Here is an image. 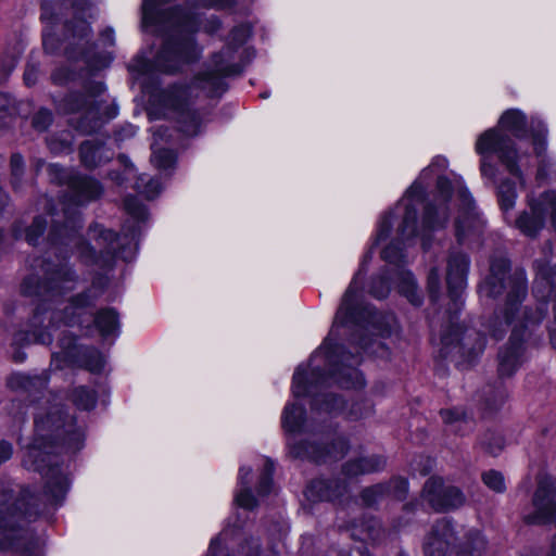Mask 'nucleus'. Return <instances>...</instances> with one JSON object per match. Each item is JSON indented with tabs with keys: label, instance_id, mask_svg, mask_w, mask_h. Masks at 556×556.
Returning <instances> with one entry per match:
<instances>
[{
	"label": "nucleus",
	"instance_id": "31",
	"mask_svg": "<svg viewBox=\"0 0 556 556\" xmlns=\"http://www.w3.org/2000/svg\"><path fill=\"white\" fill-rule=\"evenodd\" d=\"M73 402L79 409H92L97 402L96 392L85 387L77 388L73 392Z\"/></svg>",
	"mask_w": 556,
	"mask_h": 556
},
{
	"label": "nucleus",
	"instance_id": "34",
	"mask_svg": "<svg viewBox=\"0 0 556 556\" xmlns=\"http://www.w3.org/2000/svg\"><path fill=\"white\" fill-rule=\"evenodd\" d=\"M482 480L484 484L495 491V492H504L506 490L504 476L496 470H489L482 475Z\"/></svg>",
	"mask_w": 556,
	"mask_h": 556
},
{
	"label": "nucleus",
	"instance_id": "13",
	"mask_svg": "<svg viewBox=\"0 0 556 556\" xmlns=\"http://www.w3.org/2000/svg\"><path fill=\"white\" fill-rule=\"evenodd\" d=\"M422 498L434 510H446L463 505L465 498L462 492L452 485H445L439 477H431L425 483Z\"/></svg>",
	"mask_w": 556,
	"mask_h": 556
},
{
	"label": "nucleus",
	"instance_id": "51",
	"mask_svg": "<svg viewBox=\"0 0 556 556\" xmlns=\"http://www.w3.org/2000/svg\"><path fill=\"white\" fill-rule=\"evenodd\" d=\"M548 556H556V539L553 542L552 551H549Z\"/></svg>",
	"mask_w": 556,
	"mask_h": 556
},
{
	"label": "nucleus",
	"instance_id": "28",
	"mask_svg": "<svg viewBox=\"0 0 556 556\" xmlns=\"http://www.w3.org/2000/svg\"><path fill=\"white\" fill-rule=\"evenodd\" d=\"M486 546L483 535L479 531L469 533L468 541L462 545L455 556H481Z\"/></svg>",
	"mask_w": 556,
	"mask_h": 556
},
{
	"label": "nucleus",
	"instance_id": "54",
	"mask_svg": "<svg viewBox=\"0 0 556 556\" xmlns=\"http://www.w3.org/2000/svg\"><path fill=\"white\" fill-rule=\"evenodd\" d=\"M2 197H3V192L0 190V198H2Z\"/></svg>",
	"mask_w": 556,
	"mask_h": 556
},
{
	"label": "nucleus",
	"instance_id": "3",
	"mask_svg": "<svg viewBox=\"0 0 556 556\" xmlns=\"http://www.w3.org/2000/svg\"><path fill=\"white\" fill-rule=\"evenodd\" d=\"M66 256L58 257L56 263L45 262V281L38 283L34 277L24 280L22 289L28 295H43L45 303L33 317L31 341L50 344L54 333H59L61 350L53 352L52 365L56 368L79 365L91 372H100L105 365L104 355L96 349H83L75 344L74 339L65 337L62 328L81 326L89 320L86 309L96 298L91 291L63 299L73 291L78 279L66 262Z\"/></svg>",
	"mask_w": 556,
	"mask_h": 556
},
{
	"label": "nucleus",
	"instance_id": "43",
	"mask_svg": "<svg viewBox=\"0 0 556 556\" xmlns=\"http://www.w3.org/2000/svg\"><path fill=\"white\" fill-rule=\"evenodd\" d=\"M56 39L54 38V35L49 30L47 27L43 29L42 33V43L43 48L47 52L53 53L56 49Z\"/></svg>",
	"mask_w": 556,
	"mask_h": 556
},
{
	"label": "nucleus",
	"instance_id": "19",
	"mask_svg": "<svg viewBox=\"0 0 556 556\" xmlns=\"http://www.w3.org/2000/svg\"><path fill=\"white\" fill-rule=\"evenodd\" d=\"M73 7L76 10V15L88 14L89 17H92L93 15L92 13L94 10L91 3H89L87 0H73ZM66 27L67 30L72 34L73 39L77 38L79 41L87 39V37L90 35L89 24L80 16H75V20L71 22Z\"/></svg>",
	"mask_w": 556,
	"mask_h": 556
},
{
	"label": "nucleus",
	"instance_id": "53",
	"mask_svg": "<svg viewBox=\"0 0 556 556\" xmlns=\"http://www.w3.org/2000/svg\"><path fill=\"white\" fill-rule=\"evenodd\" d=\"M556 539V534L553 536L552 542ZM553 546V543H551V547Z\"/></svg>",
	"mask_w": 556,
	"mask_h": 556
},
{
	"label": "nucleus",
	"instance_id": "25",
	"mask_svg": "<svg viewBox=\"0 0 556 556\" xmlns=\"http://www.w3.org/2000/svg\"><path fill=\"white\" fill-rule=\"evenodd\" d=\"M48 383L47 374L42 372L41 375L29 376L25 374H14L9 379V386L12 389L18 390L22 389L28 393L34 391H39L46 388Z\"/></svg>",
	"mask_w": 556,
	"mask_h": 556
},
{
	"label": "nucleus",
	"instance_id": "22",
	"mask_svg": "<svg viewBox=\"0 0 556 556\" xmlns=\"http://www.w3.org/2000/svg\"><path fill=\"white\" fill-rule=\"evenodd\" d=\"M251 468L242 466L239 469L238 485L239 489L235 493V504L243 509L252 510L257 505V500L252 495L250 489Z\"/></svg>",
	"mask_w": 556,
	"mask_h": 556
},
{
	"label": "nucleus",
	"instance_id": "41",
	"mask_svg": "<svg viewBox=\"0 0 556 556\" xmlns=\"http://www.w3.org/2000/svg\"><path fill=\"white\" fill-rule=\"evenodd\" d=\"M119 163L124 166V177L113 176L112 179L116 180L118 184H122L124 180L135 177V169L126 156H121Z\"/></svg>",
	"mask_w": 556,
	"mask_h": 556
},
{
	"label": "nucleus",
	"instance_id": "44",
	"mask_svg": "<svg viewBox=\"0 0 556 556\" xmlns=\"http://www.w3.org/2000/svg\"><path fill=\"white\" fill-rule=\"evenodd\" d=\"M12 454H13L12 444L5 440L0 441V466L10 459Z\"/></svg>",
	"mask_w": 556,
	"mask_h": 556
},
{
	"label": "nucleus",
	"instance_id": "24",
	"mask_svg": "<svg viewBox=\"0 0 556 556\" xmlns=\"http://www.w3.org/2000/svg\"><path fill=\"white\" fill-rule=\"evenodd\" d=\"M93 324L99 333L103 338L114 337L119 334V320L117 313L112 308H105L98 312L93 318Z\"/></svg>",
	"mask_w": 556,
	"mask_h": 556
},
{
	"label": "nucleus",
	"instance_id": "36",
	"mask_svg": "<svg viewBox=\"0 0 556 556\" xmlns=\"http://www.w3.org/2000/svg\"><path fill=\"white\" fill-rule=\"evenodd\" d=\"M427 288L430 298L435 301L441 289V276L437 266L431 267L429 270Z\"/></svg>",
	"mask_w": 556,
	"mask_h": 556
},
{
	"label": "nucleus",
	"instance_id": "12",
	"mask_svg": "<svg viewBox=\"0 0 556 556\" xmlns=\"http://www.w3.org/2000/svg\"><path fill=\"white\" fill-rule=\"evenodd\" d=\"M556 518V479L542 476L534 492L531 510L523 520L530 525H547Z\"/></svg>",
	"mask_w": 556,
	"mask_h": 556
},
{
	"label": "nucleus",
	"instance_id": "52",
	"mask_svg": "<svg viewBox=\"0 0 556 556\" xmlns=\"http://www.w3.org/2000/svg\"><path fill=\"white\" fill-rule=\"evenodd\" d=\"M130 135H134L136 132V129L132 126H129Z\"/></svg>",
	"mask_w": 556,
	"mask_h": 556
},
{
	"label": "nucleus",
	"instance_id": "40",
	"mask_svg": "<svg viewBox=\"0 0 556 556\" xmlns=\"http://www.w3.org/2000/svg\"><path fill=\"white\" fill-rule=\"evenodd\" d=\"M237 0H195L197 4L203 8L229 9Z\"/></svg>",
	"mask_w": 556,
	"mask_h": 556
},
{
	"label": "nucleus",
	"instance_id": "29",
	"mask_svg": "<svg viewBox=\"0 0 556 556\" xmlns=\"http://www.w3.org/2000/svg\"><path fill=\"white\" fill-rule=\"evenodd\" d=\"M541 285H544V287L548 291V295H552L554 302V320L549 327V338L551 343L556 349V289L552 288L548 279L540 274V276H538V278L535 279L534 285V294L538 299H543L545 296L543 293H541Z\"/></svg>",
	"mask_w": 556,
	"mask_h": 556
},
{
	"label": "nucleus",
	"instance_id": "15",
	"mask_svg": "<svg viewBox=\"0 0 556 556\" xmlns=\"http://www.w3.org/2000/svg\"><path fill=\"white\" fill-rule=\"evenodd\" d=\"M455 543L454 528L450 520L443 518L435 522L425 539L426 556H445Z\"/></svg>",
	"mask_w": 556,
	"mask_h": 556
},
{
	"label": "nucleus",
	"instance_id": "18",
	"mask_svg": "<svg viewBox=\"0 0 556 556\" xmlns=\"http://www.w3.org/2000/svg\"><path fill=\"white\" fill-rule=\"evenodd\" d=\"M408 491V482L405 479L396 478L392 480L388 485H374L371 488H367L362 493L363 502L370 506L375 504L379 497L384 494H391L397 500H404L406 493Z\"/></svg>",
	"mask_w": 556,
	"mask_h": 556
},
{
	"label": "nucleus",
	"instance_id": "33",
	"mask_svg": "<svg viewBox=\"0 0 556 556\" xmlns=\"http://www.w3.org/2000/svg\"><path fill=\"white\" fill-rule=\"evenodd\" d=\"M228 556H265L261 554V546L257 540L250 539L243 540L238 548L233 551ZM266 556H277L276 554H270Z\"/></svg>",
	"mask_w": 556,
	"mask_h": 556
},
{
	"label": "nucleus",
	"instance_id": "8",
	"mask_svg": "<svg viewBox=\"0 0 556 556\" xmlns=\"http://www.w3.org/2000/svg\"><path fill=\"white\" fill-rule=\"evenodd\" d=\"M166 2L167 0H143L142 27L151 33H166L154 65L163 73H175L201 55L202 49L194 41L193 34L200 28L213 34L220 23L215 15L202 23L198 12L163 9Z\"/></svg>",
	"mask_w": 556,
	"mask_h": 556
},
{
	"label": "nucleus",
	"instance_id": "23",
	"mask_svg": "<svg viewBox=\"0 0 556 556\" xmlns=\"http://www.w3.org/2000/svg\"><path fill=\"white\" fill-rule=\"evenodd\" d=\"M113 153L102 143L93 140L85 141L80 146V157L87 167H96L109 161Z\"/></svg>",
	"mask_w": 556,
	"mask_h": 556
},
{
	"label": "nucleus",
	"instance_id": "38",
	"mask_svg": "<svg viewBox=\"0 0 556 556\" xmlns=\"http://www.w3.org/2000/svg\"><path fill=\"white\" fill-rule=\"evenodd\" d=\"M52 123V114L48 110H40L36 113L33 119V125L36 129L46 130Z\"/></svg>",
	"mask_w": 556,
	"mask_h": 556
},
{
	"label": "nucleus",
	"instance_id": "4",
	"mask_svg": "<svg viewBox=\"0 0 556 556\" xmlns=\"http://www.w3.org/2000/svg\"><path fill=\"white\" fill-rule=\"evenodd\" d=\"M70 189V197L63 203L65 223L62 226L55 225L52 230L53 249L61 251V245L75 243L81 261L99 267L110 265L115 253L126 262L132 261L138 251V237L141 231L139 223L148 217L146 206L135 198L126 199L125 208L136 225H126L118 238L111 230L94 225L88 232L91 243H78L75 237L77 228L80 227L77 207L98 198L102 188L97 180L79 176L74 178Z\"/></svg>",
	"mask_w": 556,
	"mask_h": 556
},
{
	"label": "nucleus",
	"instance_id": "1",
	"mask_svg": "<svg viewBox=\"0 0 556 556\" xmlns=\"http://www.w3.org/2000/svg\"><path fill=\"white\" fill-rule=\"evenodd\" d=\"M425 199L426 191H405L394 206L380 215L370 247L342 298L328 336L308 363L295 369L291 387L293 400L286 404L281 414L292 457L315 462L343 457L348 447L343 438L337 439L331 447H321L317 441L323 444L328 441L337 417L357 420L372 413L370 402L362 400L348 407L330 388L332 382L346 389L365 384L363 375L354 367L358 357L340 352L337 340L341 329L366 353L379 357L388 355L387 349L371 337L387 339L397 334V321L392 314H378L358 299L357 292L375 248L382 247L381 257L390 266L397 291L410 304L419 306L421 292L413 273L404 267L407 248L418 239L426 248L429 233L446 225L452 210H457L455 230L459 242L470 241L483 232L485 220L469 191H434L432 200L425 203Z\"/></svg>",
	"mask_w": 556,
	"mask_h": 556
},
{
	"label": "nucleus",
	"instance_id": "35",
	"mask_svg": "<svg viewBox=\"0 0 556 556\" xmlns=\"http://www.w3.org/2000/svg\"><path fill=\"white\" fill-rule=\"evenodd\" d=\"M390 292V282L384 276L372 279L369 293L377 299H384Z\"/></svg>",
	"mask_w": 556,
	"mask_h": 556
},
{
	"label": "nucleus",
	"instance_id": "48",
	"mask_svg": "<svg viewBox=\"0 0 556 556\" xmlns=\"http://www.w3.org/2000/svg\"><path fill=\"white\" fill-rule=\"evenodd\" d=\"M42 21H52V3L43 2L42 12H41Z\"/></svg>",
	"mask_w": 556,
	"mask_h": 556
},
{
	"label": "nucleus",
	"instance_id": "17",
	"mask_svg": "<svg viewBox=\"0 0 556 556\" xmlns=\"http://www.w3.org/2000/svg\"><path fill=\"white\" fill-rule=\"evenodd\" d=\"M346 492V483L337 480L317 479L305 490V497L311 502L336 501Z\"/></svg>",
	"mask_w": 556,
	"mask_h": 556
},
{
	"label": "nucleus",
	"instance_id": "9",
	"mask_svg": "<svg viewBox=\"0 0 556 556\" xmlns=\"http://www.w3.org/2000/svg\"><path fill=\"white\" fill-rule=\"evenodd\" d=\"M10 500L11 496L0 481V549L15 546L23 548V556H34L38 553V544L25 538L22 526L39 516V500L29 491H23L13 503H9Z\"/></svg>",
	"mask_w": 556,
	"mask_h": 556
},
{
	"label": "nucleus",
	"instance_id": "14",
	"mask_svg": "<svg viewBox=\"0 0 556 556\" xmlns=\"http://www.w3.org/2000/svg\"><path fill=\"white\" fill-rule=\"evenodd\" d=\"M469 258L460 252H452L447 260L446 283L455 309L462 306V293L467 286Z\"/></svg>",
	"mask_w": 556,
	"mask_h": 556
},
{
	"label": "nucleus",
	"instance_id": "16",
	"mask_svg": "<svg viewBox=\"0 0 556 556\" xmlns=\"http://www.w3.org/2000/svg\"><path fill=\"white\" fill-rule=\"evenodd\" d=\"M455 543L454 528L450 520L443 518L435 522L425 539L426 556H445Z\"/></svg>",
	"mask_w": 556,
	"mask_h": 556
},
{
	"label": "nucleus",
	"instance_id": "39",
	"mask_svg": "<svg viewBox=\"0 0 556 556\" xmlns=\"http://www.w3.org/2000/svg\"><path fill=\"white\" fill-rule=\"evenodd\" d=\"M440 414L444 422L448 425H454L466 418L465 412L460 408L442 409Z\"/></svg>",
	"mask_w": 556,
	"mask_h": 556
},
{
	"label": "nucleus",
	"instance_id": "6",
	"mask_svg": "<svg viewBox=\"0 0 556 556\" xmlns=\"http://www.w3.org/2000/svg\"><path fill=\"white\" fill-rule=\"evenodd\" d=\"M31 442L25 446L23 465L46 479L45 496L51 505L61 504L70 489V480L58 462L55 452L64 448L75 453L83 448L84 430L65 415L58 396L42 397L35 410Z\"/></svg>",
	"mask_w": 556,
	"mask_h": 556
},
{
	"label": "nucleus",
	"instance_id": "26",
	"mask_svg": "<svg viewBox=\"0 0 556 556\" xmlns=\"http://www.w3.org/2000/svg\"><path fill=\"white\" fill-rule=\"evenodd\" d=\"M239 535V528L228 522L225 528L211 539L205 556H218L228 543Z\"/></svg>",
	"mask_w": 556,
	"mask_h": 556
},
{
	"label": "nucleus",
	"instance_id": "20",
	"mask_svg": "<svg viewBox=\"0 0 556 556\" xmlns=\"http://www.w3.org/2000/svg\"><path fill=\"white\" fill-rule=\"evenodd\" d=\"M166 130L161 128L153 131L152 142V163L161 170H167L174 167L176 163V155L172 150L163 149L161 147L162 141H166Z\"/></svg>",
	"mask_w": 556,
	"mask_h": 556
},
{
	"label": "nucleus",
	"instance_id": "47",
	"mask_svg": "<svg viewBox=\"0 0 556 556\" xmlns=\"http://www.w3.org/2000/svg\"><path fill=\"white\" fill-rule=\"evenodd\" d=\"M68 79H70V72L65 68L58 70L52 74V80L55 84L62 85V84L66 83Z\"/></svg>",
	"mask_w": 556,
	"mask_h": 556
},
{
	"label": "nucleus",
	"instance_id": "37",
	"mask_svg": "<svg viewBox=\"0 0 556 556\" xmlns=\"http://www.w3.org/2000/svg\"><path fill=\"white\" fill-rule=\"evenodd\" d=\"M45 227L46 222L41 217L35 218L31 226L28 228L26 232L27 241L30 244H35L37 239L42 235Z\"/></svg>",
	"mask_w": 556,
	"mask_h": 556
},
{
	"label": "nucleus",
	"instance_id": "46",
	"mask_svg": "<svg viewBox=\"0 0 556 556\" xmlns=\"http://www.w3.org/2000/svg\"><path fill=\"white\" fill-rule=\"evenodd\" d=\"M11 167L14 176H20L23 172V157L20 154H14L11 157Z\"/></svg>",
	"mask_w": 556,
	"mask_h": 556
},
{
	"label": "nucleus",
	"instance_id": "7",
	"mask_svg": "<svg viewBox=\"0 0 556 556\" xmlns=\"http://www.w3.org/2000/svg\"><path fill=\"white\" fill-rule=\"evenodd\" d=\"M508 267L506 257H494L491 261L490 275L479 288L481 295L488 298H494L509 288L505 308L496 313L488 326L490 334L495 339H501L511 327L510 346L500 353L498 370L503 376H510L520 365L521 352L518 342L530 337L545 315V308L542 307L535 308L534 312L528 307H519L527 291L526 274L518 270L506 281Z\"/></svg>",
	"mask_w": 556,
	"mask_h": 556
},
{
	"label": "nucleus",
	"instance_id": "42",
	"mask_svg": "<svg viewBox=\"0 0 556 556\" xmlns=\"http://www.w3.org/2000/svg\"><path fill=\"white\" fill-rule=\"evenodd\" d=\"M150 67H151V65L142 56H139V58L135 59L129 64V70L131 72H135V73L139 74V75L149 74L150 73Z\"/></svg>",
	"mask_w": 556,
	"mask_h": 556
},
{
	"label": "nucleus",
	"instance_id": "21",
	"mask_svg": "<svg viewBox=\"0 0 556 556\" xmlns=\"http://www.w3.org/2000/svg\"><path fill=\"white\" fill-rule=\"evenodd\" d=\"M384 465L386 460L382 456L371 455L349 460L343 466L342 471L345 477L352 478L358 475L370 473L380 470L384 467Z\"/></svg>",
	"mask_w": 556,
	"mask_h": 556
},
{
	"label": "nucleus",
	"instance_id": "10",
	"mask_svg": "<svg viewBox=\"0 0 556 556\" xmlns=\"http://www.w3.org/2000/svg\"><path fill=\"white\" fill-rule=\"evenodd\" d=\"M64 113H79V118L71 123L81 132H91L104 119L114 118L117 115L116 108L106 104L105 86L100 83H91L85 94H71L64 102Z\"/></svg>",
	"mask_w": 556,
	"mask_h": 556
},
{
	"label": "nucleus",
	"instance_id": "50",
	"mask_svg": "<svg viewBox=\"0 0 556 556\" xmlns=\"http://www.w3.org/2000/svg\"><path fill=\"white\" fill-rule=\"evenodd\" d=\"M103 37L110 42H113V30L110 29L103 34Z\"/></svg>",
	"mask_w": 556,
	"mask_h": 556
},
{
	"label": "nucleus",
	"instance_id": "30",
	"mask_svg": "<svg viewBox=\"0 0 556 556\" xmlns=\"http://www.w3.org/2000/svg\"><path fill=\"white\" fill-rule=\"evenodd\" d=\"M135 188L147 199H154L162 191V184L159 179H152L147 175H140L136 180Z\"/></svg>",
	"mask_w": 556,
	"mask_h": 556
},
{
	"label": "nucleus",
	"instance_id": "27",
	"mask_svg": "<svg viewBox=\"0 0 556 556\" xmlns=\"http://www.w3.org/2000/svg\"><path fill=\"white\" fill-rule=\"evenodd\" d=\"M351 536L363 542H375L379 539L380 523L375 519L363 520L350 527Z\"/></svg>",
	"mask_w": 556,
	"mask_h": 556
},
{
	"label": "nucleus",
	"instance_id": "5",
	"mask_svg": "<svg viewBox=\"0 0 556 556\" xmlns=\"http://www.w3.org/2000/svg\"><path fill=\"white\" fill-rule=\"evenodd\" d=\"M252 36V25L235 26L223 49L212 58L213 71L195 78L192 86H175L150 99L148 114L151 119L167 118L175 122L185 136L198 135L203 125L200 113L192 109L193 88H201L208 96L225 90L224 77L240 73L254 56V49L247 46Z\"/></svg>",
	"mask_w": 556,
	"mask_h": 556
},
{
	"label": "nucleus",
	"instance_id": "49",
	"mask_svg": "<svg viewBox=\"0 0 556 556\" xmlns=\"http://www.w3.org/2000/svg\"><path fill=\"white\" fill-rule=\"evenodd\" d=\"M505 400V395L503 393H501L498 395V397L495 400L494 404H490L488 403V405H490V407L493 409V408H496L498 405H501Z\"/></svg>",
	"mask_w": 556,
	"mask_h": 556
},
{
	"label": "nucleus",
	"instance_id": "2",
	"mask_svg": "<svg viewBox=\"0 0 556 556\" xmlns=\"http://www.w3.org/2000/svg\"><path fill=\"white\" fill-rule=\"evenodd\" d=\"M506 131L517 139H530L538 163L539 182L556 177V157L547 153L546 123L539 115L528 117L522 110L511 108L501 114L496 126L479 134L475 141L482 178L496 184L504 218L521 233L535 237L544 228L547 215H551L556 230V191L553 190L539 197L528 194V210L511 218L518 195L516 185L523 184V175L531 165L532 156L522 152Z\"/></svg>",
	"mask_w": 556,
	"mask_h": 556
},
{
	"label": "nucleus",
	"instance_id": "45",
	"mask_svg": "<svg viewBox=\"0 0 556 556\" xmlns=\"http://www.w3.org/2000/svg\"><path fill=\"white\" fill-rule=\"evenodd\" d=\"M38 78V68L35 65H28L24 73V81L27 86H33Z\"/></svg>",
	"mask_w": 556,
	"mask_h": 556
},
{
	"label": "nucleus",
	"instance_id": "11",
	"mask_svg": "<svg viewBox=\"0 0 556 556\" xmlns=\"http://www.w3.org/2000/svg\"><path fill=\"white\" fill-rule=\"evenodd\" d=\"M454 316L451 317V326L443 333L441 344L446 354L453 353L464 356L468 362H472L484 350L485 341L482 334L473 328H463L453 323Z\"/></svg>",
	"mask_w": 556,
	"mask_h": 556
},
{
	"label": "nucleus",
	"instance_id": "32",
	"mask_svg": "<svg viewBox=\"0 0 556 556\" xmlns=\"http://www.w3.org/2000/svg\"><path fill=\"white\" fill-rule=\"evenodd\" d=\"M273 472H274L273 462L269 459H265L264 465H263V472L261 475L258 485H257V491H258L260 495H265V494L270 493L271 488H273V479H271Z\"/></svg>",
	"mask_w": 556,
	"mask_h": 556
}]
</instances>
